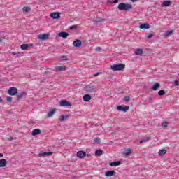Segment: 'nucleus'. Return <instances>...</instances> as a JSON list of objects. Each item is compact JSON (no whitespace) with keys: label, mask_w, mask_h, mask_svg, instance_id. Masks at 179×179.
<instances>
[{"label":"nucleus","mask_w":179,"mask_h":179,"mask_svg":"<svg viewBox=\"0 0 179 179\" xmlns=\"http://www.w3.org/2000/svg\"><path fill=\"white\" fill-rule=\"evenodd\" d=\"M6 164H8V162L6 161V159H0V167H5Z\"/></svg>","instance_id":"19"},{"label":"nucleus","mask_w":179,"mask_h":179,"mask_svg":"<svg viewBox=\"0 0 179 179\" xmlns=\"http://www.w3.org/2000/svg\"><path fill=\"white\" fill-rule=\"evenodd\" d=\"M73 45L76 48H79L82 46V41L77 39L73 42Z\"/></svg>","instance_id":"9"},{"label":"nucleus","mask_w":179,"mask_h":179,"mask_svg":"<svg viewBox=\"0 0 179 179\" xmlns=\"http://www.w3.org/2000/svg\"><path fill=\"white\" fill-rule=\"evenodd\" d=\"M105 19H103V18H100L99 20H95V21H94V24H96V25H97V24H99V23H101V22H105Z\"/></svg>","instance_id":"28"},{"label":"nucleus","mask_w":179,"mask_h":179,"mask_svg":"<svg viewBox=\"0 0 179 179\" xmlns=\"http://www.w3.org/2000/svg\"><path fill=\"white\" fill-rule=\"evenodd\" d=\"M139 27L141 29H149L150 27V26L149 25V24H146V23H144V24H141Z\"/></svg>","instance_id":"26"},{"label":"nucleus","mask_w":179,"mask_h":179,"mask_svg":"<svg viewBox=\"0 0 179 179\" xmlns=\"http://www.w3.org/2000/svg\"><path fill=\"white\" fill-rule=\"evenodd\" d=\"M95 51L100 52V51H101V47H99V46L96 47L95 49Z\"/></svg>","instance_id":"40"},{"label":"nucleus","mask_w":179,"mask_h":179,"mask_svg":"<svg viewBox=\"0 0 179 179\" xmlns=\"http://www.w3.org/2000/svg\"><path fill=\"white\" fill-rule=\"evenodd\" d=\"M8 93L10 96H16L17 94V88L11 87L8 89Z\"/></svg>","instance_id":"4"},{"label":"nucleus","mask_w":179,"mask_h":179,"mask_svg":"<svg viewBox=\"0 0 179 179\" xmlns=\"http://www.w3.org/2000/svg\"><path fill=\"white\" fill-rule=\"evenodd\" d=\"M161 125L163 128H167V127H169V122H163Z\"/></svg>","instance_id":"34"},{"label":"nucleus","mask_w":179,"mask_h":179,"mask_svg":"<svg viewBox=\"0 0 179 179\" xmlns=\"http://www.w3.org/2000/svg\"><path fill=\"white\" fill-rule=\"evenodd\" d=\"M117 8L119 10H129V9H132V5L129 3H120Z\"/></svg>","instance_id":"2"},{"label":"nucleus","mask_w":179,"mask_h":179,"mask_svg":"<svg viewBox=\"0 0 179 179\" xmlns=\"http://www.w3.org/2000/svg\"><path fill=\"white\" fill-rule=\"evenodd\" d=\"M68 57L66 56H62L61 57V61H68Z\"/></svg>","instance_id":"38"},{"label":"nucleus","mask_w":179,"mask_h":179,"mask_svg":"<svg viewBox=\"0 0 179 179\" xmlns=\"http://www.w3.org/2000/svg\"><path fill=\"white\" fill-rule=\"evenodd\" d=\"M60 106H62V107H71L72 104L66 100H62L60 101Z\"/></svg>","instance_id":"6"},{"label":"nucleus","mask_w":179,"mask_h":179,"mask_svg":"<svg viewBox=\"0 0 179 179\" xmlns=\"http://www.w3.org/2000/svg\"><path fill=\"white\" fill-rule=\"evenodd\" d=\"M134 54H136V55H142V54H143V49H136L134 51Z\"/></svg>","instance_id":"23"},{"label":"nucleus","mask_w":179,"mask_h":179,"mask_svg":"<svg viewBox=\"0 0 179 179\" xmlns=\"http://www.w3.org/2000/svg\"><path fill=\"white\" fill-rule=\"evenodd\" d=\"M121 165V162L120 161H115L113 162H110L109 164V166H110L111 167H114V166H120Z\"/></svg>","instance_id":"20"},{"label":"nucleus","mask_w":179,"mask_h":179,"mask_svg":"<svg viewBox=\"0 0 179 179\" xmlns=\"http://www.w3.org/2000/svg\"><path fill=\"white\" fill-rule=\"evenodd\" d=\"M41 134V130L40 129H34L32 131L31 135L32 136H37V135H40Z\"/></svg>","instance_id":"13"},{"label":"nucleus","mask_w":179,"mask_h":179,"mask_svg":"<svg viewBox=\"0 0 179 179\" xmlns=\"http://www.w3.org/2000/svg\"><path fill=\"white\" fill-rule=\"evenodd\" d=\"M154 34L153 33L149 34L148 36V38H152V37H153Z\"/></svg>","instance_id":"42"},{"label":"nucleus","mask_w":179,"mask_h":179,"mask_svg":"<svg viewBox=\"0 0 179 179\" xmlns=\"http://www.w3.org/2000/svg\"><path fill=\"white\" fill-rule=\"evenodd\" d=\"M106 177H113V176H115V171H108L105 173Z\"/></svg>","instance_id":"16"},{"label":"nucleus","mask_w":179,"mask_h":179,"mask_svg":"<svg viewBox=\"0 0 179 179\" xmlns=\"http://www.w3.org/2000/svg\"><path fill=\"white\" fill-rule=\"evenodd\" d=\"M8 141H12L13 138H8Z\"/></svg>","instance_id":"50"},{"label":"nucleus","mask_w":179,"mask_h":179,"mask_svg":"<svg viewBox=\"0 0 179 179\" xmlns=\"http://www.w3.org/2000/svg\"><path fill=\"white\" fill-rule=\"evenodd\" d=\"M130 100H131V98H130L129 96H126L124 97V101L128 102V101H129Z\"/></svg>","instance_id":"39"},{"label":"nucleus","mask_w":179,"mask_h":179,"mask_svg":"<svg viewBox=\"0 0 179 179\" xmlns=\"http://www.w3.org/2000/svg\"><path fill=\"white\" fill-rule=\"evenodd\" d=\"M69 117H71V115H62L61 119H60L61 122H64V121H66V120H68Z\"/></svg>","instance_id":"18"},{"label":"nucleus","mask_w":179,"mask_h":179,"mask_svg":"<svg viewBox=\"0 0 179 179\" xmlns=\"http://www.w3.org/2000/svg\"><path fill=\"white\" fill-rule=\"evenodd\" d=\"M124 69H125V64L122 63L113 64L110 66V69L115 72L117 71H122Z\"/></svg>","instance_id":"1"},{"label":"nucleus","mask_w":179,"mask_h":179,"mask_svg":"<svg viewBox=\"0 0 179 179\" xmlns=\"http://www.w3.org/2000/svg\"><path fill=\"white\" fill-rule=\"evenodd\" d=\"M55 111H57V109H52L48 113V115L49 118H52V117L55 114Z\"/></svg>","instance_id":"22"},{"label":"nucleus","mask_w":179,"mask_h":179,"mask_svg":"<svg viewBox=\"0 0 179 179\" xmlns=\"http://www.w3.org/2000/svg\"><path fill=\"white\" fill-rule=\"evenodd\" d=\"M94 143H100V142H101L100 138H99V137H95V138H94Z\"/></svg>","instance_id":"35"},{"label":"nucleus","mask_w":179,"mask_h":179,"mask_svg":"<svg viewBox=\"0 0 179 179\" xmlns=\"http://www.w3.org/2000/svg\"><path fill=\"white\" fill-rule=\"evenodd\" d=\"M51 155H52V152H48V156H51Z\"/></svg>","instance_id":"45"},{"label":"nucleus","mask_w":179,"mask_h":179,"mask_svg":"<svg viewBox=\"0 0 179 179\" xmlns=\"http://www.w3.org/2000/svg\"><path fill=\"white\" fill-rule=\"evenodd\" d=\"M12 99H13L12 96H8L6 98L7 101H8L9 103L12 101Z\"/></svg>","instance_id":"41"},{"label":"nucleus","mask_w":179,"mask_h":179,"mask_svg":"<svg viewBox=\"0 0 179 179\" xmlns=\"http://www.w3.org/2000/svg\"><path fill=\"white\" fill-rule=\"evenodd\" d=\"M0 157H3V153H0Z\"/></svg>","instance_id":"47"},{"label":"nucleus","mask_w":179,"mask_h":179,"mask_svg":"<svg viewBox=\"0 0 179 179\" xmlns=\"http://www.w3.org/2000/svg\"><path fill=\"white\" fill-rule=\"evenodd\" d=\"M103 155V150H96L95 151V156H101Z\"/></svg>","instance_id":"29"},{"label":"nucleus","mask_w":179,"mask_h":179,"mask_svg":"<svg viewBox=\"0 0 179 179\" xmlns=\"http://www.w3.org/2000/svg\"><path fill=\"white\" fill-rule=\"evenodd\" d=\"M0 43H1V40H0Z\"/></svg>","instance_id":"53"},{"label":"nucleus","mask_w":179,"mask_h":179,"mask_svg":"<svg viewBox=\"0 0 179 179\" xmlns=\"http://www.w3.org/2000/svg\"><path fill=\"white\" fill-rule=\"evenodd\" d=\"M171 34H173V31L172 30L166 31L164 34V37H165V38H167V37H169V36H171Z\"/></svg>","instance_id":"25"},{"label":"nucleus","mask_w":179,"mask_h":179,"mask_svg":"<svg viewBox=\"0 0 179 179\" xmlns=\"http://www.w3.org/2000/svg\"><path fill=\"white\" fill-rule=\"evenodd\" d=\"M150 138L149 137H144L142 140L140 141V143H143V142H148L150 141Z\"/></svg>","instance_id":"32"},{"label":"nucleus","mask_w":179,"mask_h":179,"mask_svg":"<svg viewBox=\"0 0 179 179\" xmlns=\"http://www.w3.org/2000/svg\"><path fill=\"white\" fill-rule=\"evenodd\" d=\"M22 10L23 12H26L27 13V12H30L31 9L29 6H25L22 8Z\"/></svg>","instance_id":"31"},{"label":"nucleus","mask_w":179,"mask_h":179,"mask_svg":"<svg viewBox=\"0 0 179 179\" xmlns=\"http://www.w3.org/2000/svg\"><path fill=\"white\" fill-rule=\"evenodd\" d=\"M77 157L80 159H83V157H86V152L85 151H78L77 152Z\"/></svg>","instance_id":"14"},{"label":"nucleus","mask_w":179,"mask_h":179,"mask_svg":"<svg viewBox=\"0 0 179 179\" xmlns=\"http://www.w3.org/2000/svg\"><path fill=\"white\" fill-rule=\"evenodd\" d=\"M50 17L52 19H60L61 18V13H50Z\"/></svg>","instance_id":"10"},{"label":"nucleus","mask_w":179,"mask_h":179,"mask_svg":"<svg viewBox=\"0 0 179 179\" xmlns=\"http://www.w3.org/2000/svg\"><path fill=\"white\" fill-rule=\"evenodd\" d=\"M101 73V72H98L95 74H94V76H99V75H100Z\"/></svg>","instance_id":"44"},{"label":"nucleus","mask_w":179,"mask_h":179,"mask_svg":"<svg viewBox=\"0 0 179 179\" xmlns=\"http://www.w3.org/2000/svg\"><path fill=\"white\" fill-rule=\"evenodd\" d=\"M3 100L2 98L0 97V103H2Z\"/></svg>","instance_id":"48"},{"label":"nucleus","mask_w":179,"mask_h":179,"mask_svg":"<svg viewBox=\"0 0 179 179\" xmlns=\"http://www.w3.org/2000/svg\"><path fill=\"white\" fill-rule=\"evenodd\" d=\"M83 99L87 103L90 101V100H92V96H90V94H85L83 96Z\"/></svg>","instance_id":"17"},{"label":"nucleus","mask_w":179,"mask_h":179,"mask_svg":"<svg viewBox=\"0 0 179 179\" xmlns=\"http://www.w3.org/2000/svg\"><path fill=\"white\" fill-rule=\"evenodd\" d=\"M24 96H27V93L26 92H21L19 93H17L16 96H17V100L19 101L21 99H23Z\"/></svg>","instance_id":"8"},{"label":"nucleus","mask_w":179,"mask_h":179,"mask_svg":"<svg viewBox=\"0 0 179 179\" xmlns=\"http://www.w3.org/2000/svg\"><path fill=\"white\" fill-rule=\"evenodd\" d=\"M160 87V83H155L152 87H151L152 90H157Z\"/></svg>","instance_id":"21"},{"label":"nucleus","mask_w":179,"mask_h":179,"mask_svg":"<svg viewBox=\"0 0 179 179\" xmlns=\"http://www.w3.org/2000/svg\"><path fill=\"white\" fill-rule=\"evenodd\" d=\"M59 37H62V38H67L69 36V34L62 31L58 34Z\"/></svg>","instance_id":"12"},{"label":"nucleus","mask_w":179,"mask_h":179,"mask_svg":"<svg viewBox=\"0 0 179 179\" xmlns=\"http://www.w3.org/2000/svg\"><path fill=\"white\" fill-rule=\"evenodd\" d=\"M48 37H50V35L45 34H40L38 36V38H39V40H42V41L48 40Z\"/></svg>","instance_id":"11"},{"label":"nucleus","mask_w":179,"mask_h":179,"mask_svg":"<svg viewBox=\"0 0 179 179\" xmlns=\"http://www.w3.org/2000/svg\"><path fill=\"white\" fill-rule=\"evenodd\" d=\"M113 3H118V0H114Z\"/></svg>","instance_id":"46"},{"label":"nucleus","mask_w":179,"mask_h":179,"mask_svg":"<svg viewBox=\"0 0 179 179\" xmlns=\"http://www.w3.org/2000/svg\"><path fill=\"white\" fill-rule=\"evenodd\" d=\"M3 38H5V36H3Z\"/></svg>","instance_id":"52"},{"label":"nucleus","mask_w":179,"mask_h":179,"mask_svg":"<svg viewBox=\"0 0 179 179\" xmlns=\"http://www.w3.org/2000/svg\"><path fill=\"white\" fill-rule=\"evenodd\" d=\"M174 85H175V86H179V81L178 80H175L174 81Z\"/></svg>","instance_id":"43"},{"label":"nucleus","mask_w":179,"mask_h":179,"mask_svg":"<svg viewBox=\"0 0 179 179\" xmlns=\"http://www.w3.org/2000/svg\"><path fill=\"white\" fill-rule=\"evenodd\" d=\"M117 110L119 111H123V113H127L128 110H129V106H118L117 107Z\"/></svg>","instance_id":"7"},{"label":"nucleus","mask_w":179,"mask_h":179,"mask_svg":"<svg viewBox=\"0 0 179 179\" xmlns=\"http://www.w3.org/2000/svg\"><path fill=\"white\" fill-rule=\"evenodd\" d=\"M78 29V25H72L70 27V30H76Z\"/></svg>","instance_id":"36"},{"label":"nucleus","mask_w":179,"mask_h":179,"mask_svg":"<svg viewBox=\"0 0 179 179\" xmlns=\"http://www.w3.org/2000/svg\"><path fill=\"white\" fill-rule=\"evenodd\" d=\"M67 68L65 66H57L55 67V72H64L66 71Z\"/></svg>","instance_id":"5"},{"label":"nucleus","mask_w":179,"mask_h":179,"mask_svg":"<svg viewBox=\"0 0 179 179\" xmlns=\"http://www.w3.org/2000/svg\"><path fill=\"white\" fill-rule=\"evenodd\" d=\"M84 90H85V92H88V93H94L97 90V87L90 84L84 87Z\"/></svg>","instance_id":"3"},{"label":"nucleus","mask_w":179,"mask_h":179,"mask_svg":"<svg viewBox=\"0 0 179 179\" xmlns=\"http://www.w3.org/2000/svg\"><path fill=\"white\" fill-rule=\"evenodd\" d=\"M124 155H125V156H129V155H131V153H132V150L131 149H125L123 151Z\"/></svg>","instance_id":"24"},{"label":"nucleus","mask_w":179,"mask_h":179,"mask_svg":"<svg viewBox=\"0 0 179 179\" xmlns=\"http://www.w3.org/2000/svg\"><path fill=\"white\" fill-rule=\"evenodd\" d=\"M38 156L40 157H43V156H48V152H42V153H39Z\"/></svg>","instance_id":"37"},{"label":"nucleus","mask_w":179,"mask_h":179,"mask_svg":"<svg viewBox=\"0 0 179 179\" xmlns=\"http://www.w3.org/2000/svg\"><path fill=\"white\" fill-rule=\"evenodd\" d=\"M29 47H33V44L23 43L21 45V50H26Z\"/></svg>","instance_id":"15"},{"label":"nucleus","mask_w":179,"mask_h":179,"mask_svg":"<svg viewBox=\"0 0 179 179\" xmlns=\"http://www.w3.org/2000/svg\"><path fill=\"white\" fill-rule=\"evenodd\" d=\"M158 153H159V156H164V155H166V153H167V150L162 149V150H160Z\"/></svg>","instance_id":"27"},{"label":"nucleus","mask_w":179,"mask_h":179,"mask_svg":"<svg viewBox=\"0 0 179 179\" xmlns=\"http://www.w3.org/2000/svg\"><path fill=\"white\" fill-rule=\"evenodd\" d=\"M138 0H131V2H136Z\"/></svg>","instance_id":"49"},{"label":"nucleus","mask_w":179,"mask_h":179,"mask_svg":"<svg viewBox=\"0 0 179 179\" xmlns=\"http://www.w3.org/2000/svg\"><path fill=\"white\" fill-rule=\"evenodd\" d=\"M162 5H164V6H170V5H171V1H164L162 3Z\"/></svg>","instance_id":"30"},{"label":"nucleus","mask_w":179,"mask_h":179,"mask_svg":"<svg viewBox=\"0 0 179 179\" xmlns=\"http://www.w3.org/2000/svg\"><path fill=\"white\" fill-rule=\"evenodd\" d=\"M166 92L164 90H161L158 92V96H164Z\"/></svg>","instance_id":"33"},{"label":"nucleus","mask_w":179,"mask_h":179,"mask_svg":"<svg viewBox=\"0 0 179 179\" xmlns=\"http://www.w3.org/2000/svg\"><path fill=\"white\" fill-rule=\"evenodd\" d=\"M13 55H16V53H15V52H13Z\"/></svg>","instance_id":"51"}]
</instances>
